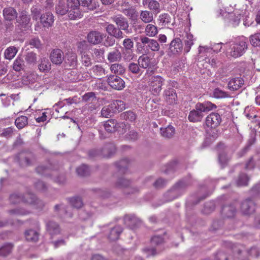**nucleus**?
<instances>
[{
  "instance_id": "obj_10",
  "label": "nucleus",
  "mask_w": 260,
  "mask_h": 260,
  "mask_svg": "<svg viewBox=\"0 0 260 260\" xmlns=\"http://www.w3.org/2000/svg\"><path fill=\"white\" fill-rule=\"evenodd\" d=\"M108 84L115 90H120L125 87V82L120 77L116 75H110L107 78Z\"/></svg>"
},
{
  "instance_id": "obj_22",
  "label": "nucleus",
  "mask_w": 260,
  "mask_h": 260,
  "mask_svg": "<svg viewBox=\"0 0 260 260\" xmlns=\"http://www.w3.org/2000/svg\"><path fill=\"white\" fill-rule=\"evenodd\" d=\"M122 232V228L120 225H116L112 228H110L107 233L108 239L111 241H116L118 239Z\"/></svg>"
},
{
  "instance_id": "obj_2",
  "label": "nucleus",
  "mask_w": 260,
  "mask_h": 260,
  "mask_svg": "<svg viewBox=\"0 0 260 260\" xmlns=\"http://www.w3.org/2000/svg\"><path fill=\"white\" fill-rule=\"evenodd\" d=\"M229 47L226 51L227 56L239 57L242 56L247 49L246 39L244 37L236 39L234 42L230 43Z\"/></svg>"
},
{
  "instance_id": "obj_42",
  "label": "nucleus",
  "mask_w": 260,
  "mask_h": 260,
  "mask_svg": "<svg viewBox=\"0 0 260 260\" xmlns=\"http://www.w3.org/2000/svg\"><path fill=\"white\" fill-rule=\"evenodd\" d=\"M193 35L191 34H187L186 36V39L184 41V52L185 53H188L190 49L191 46L193 44Z\"/></svg>"
},
{
  "instance_id": "obj_28",
  "label": "nucleus",
  "mask_w": 260,
  "mask_h": 260,
  "mask_svg": "<svg viewBox=\"0 0 260 260\" xmlns=\"http://www.w3.org/2000/svg\"><path fill=\"white\" fill-rule=\"evenodd\" d=\"M122 12L129 18L132 22L133 21H138L139 14L134 8L131 7L127 9H123Z\"/></svg>"
},
{
  "instance_id": "obj_7",
  "label": "nucleus",
  "mask_w": 260,
  "mask_h": 260,
  "mask_svg": "<svg viewBox=\"0 0 260 260\" xmlns=\"http://www.w3.org/2000/svg\"><path fill=\"white\" fill-rule=\"evenodd\" d=\"M131 185V181L124 177L118 178L115 183V186L116 187L126 189L127 190L125 191V193L127 194L135 193L139 191V188L133 187Z\"/></svg>"
},
{
  "instance_id": "obj_5",
  "label": "nucleus",
  "mask_w": 260,
  "mask_h": 260,
  "mask_svg": "<svg viewBox=\"0 0 260 260\" xmlns=\"http://www.w3.org/2000/svg\"><path fill=\"white\" fill-rule=\"evenodd\" d=\"M115 147L113 144H107L101 148L90 150L89 152V155L91 157H109L115 153Z\"/></svg>"
},
{
  "instance_id": "obj_19",
  "label": "nucleus",
  "mask_w": 260,
  "mask_h": 260,
  "mask_svg": "<svg viewBox=\"0 0 260 260\" xmlns=\"http://www.w3.org/2000/svg\"><path fill=\"white\" fill-rule=\"evenodd\" d=\"M125 124L123 123H118L115 119H111L106 121L104 124V126L106 131L112 133L117 131L119 127L123 126Z\"/></svg>"
},
{
  "instance_id": "obj_3",
  "label": "nucleus",
  "mask_w": 260,
  "mask_h": 260,
  "mask_svg": "<svg viewBox=\"0 0 260 260\" xmlns=\"http://www.w3.org/2000/svg\"><path fill=\"white\" fill-rule=\"evenodd\" d=\"M196 109L191 111L188 115V119L190 122L201 121L203 117V112H207L216 108V106L210 102H205L198 103L196 105Z\"/></svg>"
},
{
  "instance_id": "obj_51",
  "label": "nucleus",
  "mask_w": 260,
  "mask_h": 260,
  "mask_svg": "<svg viewBox=\"0 0 260 260\" xmlns=\"http://www.w3.org/2000/svg\"><path fill=\"white\" fill-rule=\"evenodd\" d=\"M93 72L98 76H103L107 74L108 71H106L101 65L98 64L92 68Z\"/></svg>"
},
{
  "instance_id": "obj_43",
  "label": "nucleus",
  "mask_w": 260,
  "mask_h": 260,
  "mask_svg": "<svg viewBox=\"0 0 260 260\" xmlns=\"http://www.w3.org/2000/svg\"><path fill=\"white\" fill-rule=\"evenodd\" d=\"M222 43H218L213 46V47L211 48L205 47H201L200 46L199 52L200 54L202 53H207L208 52H210V50H213V51L218 52L220 51L222 47L221 45Z\"/></svg>"
},
{
  "instance_id": "obj_18",
  "label": "nucleus",
  "mask_w": 260,
  "mask_h": 260,
  "mask_svg": "<svg viewBox=\"0 0 260 260\" xmlns=\"http://www.w3.org/2000/svg\"><path fill=\"white\" fill-rule=\"evenodd\" d=\"M163 96L166 101L169 104H175L177 96L175 89L169 87L164 91Z\"/></svg>"
},
{
  "instance_id": "obj_53",
  "label": "nucleus",
  "mask_w": 260,
  "mask_h": 260,
  "mask_svg": "<svg viewBox=\"0 0 260 260\" xmlns=\"http://www.w3.org/2000/svg\"><path fill=\"white\" fill-rule=\"evenodd\" d=\"M248 177L245 174H241L236 181L237 184L239 186H246L249 181Z\"/></svg>"
},
{
  "instance_id": "obj_6",
  "label": "nucleus",
  "mask_w": 260,
  "mask_h": 260,
  "mask_svg": "<svg viewBox=\"0 0 260 260\" xmlns=\"http://www.w3.org/2000/svg\"><path fill=\"white\" fill-rule=\"evenodd\" d=\"M140 40L142 44V47L146 53H148L150 50L153 52L159 51L160 46L156 40L150 39L146 36H141Z\"/></svg>"
},
{
  "instance_id": "obj_62",
  "label": "nucleus",
  "mask_w": 260,
  "mask_h": 260,
  "mask_svg": "<svg viewBox=\"0 0 260 260\" xmlns=\"http://www.w3.org/2000/svg\"><path fill=\"white\" fill-rule=\"evenodd\" d=\"M164 238L161 236H154L151 240V243L152 245L156 246H160L164 243Z\"/></svg>"
},
{
  "instance_id": "obj_63",
  "label": "nucleus",
  "mask_w": 260,
  "mask_h": 260,
  "mask_svg": "<svg viewBox=\"0 0 260 260\" xmlns=\"http://www.w3.org/2000/svg\"><path fill=\"white\" fill-rule=\"evenodd\" d=\"M123 50L133 49L134 47V42L130 38L125 39L122 43Z\"/></svg>"
},
{
  "instance_id": "obj_54",
  "label": "nucleus",
  "mask_w": 260,
  "mask_h": 260,
  "mask_svg": "<svg viewBox=\"0 0 260 260\" xmlns=\"http://www.w3.org/2000/svg\"><path fill=\"white\" fill-rule=\"evenodd\" d=\"M250 41L253 46L260 47V32H257L251 35Z\"/></svg>"
},
{
  "instance_id": "obj_4",
  "label": "nucleus",
  "mask_w": 260,
  "mask_h": 260,
  "mask_svg": "<svg viewBox=\"0 0 260 260\" xmlns=\"http://www.w3.org/2000/svg\"><path fill=\"white\" fill-rule=\"evenodd\" d=\"M10 200L13 204L19 203L22 201L29 204L36 205L38 208H41L44 206V203L31 193H27L23 197L18 193L12 194L10 197Z\"/></svg>"
},
{
  "instance_id": "obj_40",
  "label": "nucleus",
  "mask_w": 260,
  "mask_h": 260,
  "mask_svg": "<svg viewBox=\"0 0 260 260\" xmlns=\"http://www.w3.org/2000/svg\"><path fill=\"white\" fill-rule=\"evenodd\" d=\"M25 68V63L23 59L19 57H17L14 61L13 64V69L16 72H20L23 70Z\"/></svg>"
},
{
  "instance_id": "obj_9",
  "label": "nucleus",
  "mask_w": 260,
  "mask_h": 260,
  "mask_svg": "<svg viewBox=\"0 0 260 260\" xmlns=\"http://www.w3.org/2000/svg\"><path fill=\"white\" fill-rule=\"evenodd\" d=\"M165 80L160 76H153L150 80V90L151 93L157 95L161 90V87Z\"/></svg>"
},
{
  "instance_id": "obj_41",
  "label": "nucleus",
  "mask_w": 260,
  "mask_h": 260,
  "mask_svg": "<svg viewBox=\"0 0 260 260\" xmlns=\"http://www.w3.org/2000/svg\"><path fill=\"white\" fill-rule=\"evenodd\" d=\"M38 67L40 71L42 72H46L50 70L51 64L47 58H43L41 59L40 63H39Z\"/></svg>"
},
{
  "instance_id": "obj_38",
  "label": "nucleus",
  "mask_w": 260,
  "mask_h": 260,
  "mask_svg": "<svg viewBox=\"0 0 260 260\" xmlns=\"http://www.w3.org/2000/svg\"><path fill=\"white\" fill-rule=\"evenodd\" d=\"M111 107L115 113L119 112L125 109V105L121 100H114L111 103Z\"/></svg>"
},
{
  "instance_id": "obj_33",
  "label": "nucleus",
  "mask_w": 260,
  "mask_h": 260,
  "mask_svg": "<svg viewBox=\"0 0 260 260\" xmlns=\"http://www.w3.org/2000/svg\"><path fill=\"white\" fill-rule=\"evenodd\" d=\"M236 211V207L233 205L224 206L222 208V214L228 218L233 217Z\"/></svg>"
},
{
  "instance_id": "obj_44",
  "label": "nucleus",
  "mask_w": 260,
  "mask_h": 260,
  "mask_svg": "<svg viewBox=\"0 0 260 260\" xmlns=\"http://www.w3.org/2000/svg\"><path fill=\"white\" fill-rule=\"evenodd\" d=\"M18 51L17 49L14 46H11L5 51V56L7 59L11 60L16 55Z\"/></svg>"
},
{
  "instance_id": "obj_27",
  "label": "nucleus",
  "mask_w": 260,
  "mask_h": 260,
  "mask_svg": "<svg viewBox=\"0 0 260 260\" xmlns=\"http://www.w3.org/2000/svg\"><path fill=\"white\" fill-rule=\"evenodd\" d=\"M140 20L145 23L152 22L154 19L152 12L148 10H142L139 14Z\"/></svg>"
},
{
  "instance_id": "obj_59",
  "label": "nucleus",
  "mask_w": 260,
  "mask_h": 260,
  "mask_svg": "<svg viewBox=\"0 0 260 260\" xmlns=\"http://www.w3.org/2000/svg\"><path fill=\"white\" fill-rule=\"evenodd\" d=\"M92 55L98 60L101 61L104 59V50L102 48H95L92 50Z\"/></svg>"
},
{
  "instance_id": "obj_30",
  "label": "nucleus",
  "mask_w": 260,
  "mask_h": 260,
  "mask_svg": "<svg viewBox=\"0 0 260 260\" xmlns=\"http://www.w3.org/2000/svg\"><path fill=\"white\" fill-rule=\"evenodd\" d=\"M151 59L148 56H145L142 55L140 56L138 60V63L140 66V68L142 69H148L147 73L150 70V66Z\"/></svg>"
},
{
  "instance_id": "obj_35",
  "label": "nucleus",
  "mask_w": 260,
  "mask_h": 260,
  "mask_svg": "<svg viewBox=\"0 0 260 260\" xmlns=\"http://www.w3.org/2000/svg\"><path fill=\"white\" fill-rule=\"evenodd\" d=\"M159 25L162 26H168L171 23L172 18L171 16L167 13L160 14L158 18Z\"/></svg>"
},
{
  "instance_id": "obj_64",
  "label": "nucleus",
  "mask_w": 260,
  "mask_h": 260,
  "mask_svg": "<svg viewBox=\"0 0 260 260\" xmlns=\"http://www.w3.org/2000/svg\"><path fill=\"white\" fill-rule=\"evenodd\" d=\"M216 258L218 260H234L233 257L228 255L227 253L223 252H219L217 253Z\"/></svg>"
},
{
  "instance_id": "obj_36",
  "label": "nucleus",
  "mask_w": 260,
  "mask_h": 260,
  "mask_svg": "<svg viewBox=\"0 0 260 260\" xmlns=\"http://www.w3.org/2000/svg\"><path fill=\"white\" fill-rule=\"evenodd\" d=\"M39 236L38 232L33 230H27L25 233V238L29 242H37L38 240Z\"/></svg>"
},
{
  "instance_id": "obj_46",
  "label": "nucleus",
  "mask_w": 260,
  "mask_h": 260,
  "mask_svg": "<svg viewBox=\"0 0 260 260\" xmlns=\"http://www.w3.org/2000/svg\"><path fill=\"white\" fill-rule=\"evenodd\" d=\"M114 113H115V112L113 108L111 107V104L108 106L103 107L101 112V116L105 118L111 117Z\"/></svg>"
},
{
  "instance_id": "obj_58",
  "label": "nucleus",
  "mask_w": 260,
  "mask_h": 260,
  "mask_svg": "<svg viewBox=\"0 0 260 260\" xmlns=\"http://www.w3.org/2000/svg\"><path fill=\"white\" fill-rule=\"evenodd\" d=\"M213 96L216 99L225 98L230 96L229 94L218 88H215L213 91Z\"/></svg>"
},
{
  "instance_id": "obj_48",
  "label": "nucleus",
  "mask_w": 260,
  "mask_h": 260,
  "mask_svg": "<svg viewBox=\"0 0 260 260\" xmlns=\"http://www.w3.org/2000/svg\"><path fill=\"white\" fill-rule=\"evenodd\" d=\"M69 81L71 82H77L81 79L80 74L76 70L71 71L67 74Z\"/></svg>"
},
{
  "instance_id": "obj_50",
  "label": "nucleus",
  "mask_w": 260,
  "mask_h": 260,
  "mask_svg": "<svg viewBox=\"0 0 260 260\" xmlns=\"http://www.w3.org/2000/svg\"><path fill=\"white\" fill-rule=\"evenodd\" d=\"M29 21L30 18L27 13L25 11H23L20 14L17 22L22 25H26L29 23Z\"/></svg>"
},
{
  "instance_id": "obj_52",
  "label": "nucleus",
  "mask_w": 260,
  "mask_h": 260,
  "mask_svg": "<svg viewBox=\"0 0 260 260\" xmlns=\"http://www.w3.org/2000/svg\"><path fill=\"white\" fill-rule=\"evenodd\" d=\"M82 99L84 101L88 103H94L97 102V99L95 94L92 92H88L85 93L83 96Z\"/></svg>"
},
{
  "instance_id": "obj_8",
  "label": "nucleus",
  "mask_w": 260,
  "mask_h": 260,
  "mask_svg": "<svg viewBox=\"0 0 260 260\" xmlns=\"http://www.w3.org/2000/svg\"><path fill=\"white\" fill-rule=\"evenodd\" d=\"M188 185L189 183H187L186 181H180L178 182L174 186L173 188L166 193L165 196L167 198L166 201H171L176 199L177 197L176 194Z\"/></svg>"
},
{
  "instance_id": "obj_49",
  "label": "nucleus",
  "mask_w": 260,
  "mask_h": 260,
  "mask_svg": "<svg viewBox=\"0 0 260 260\" xmlns=\"http://www.w3.org/2000/svg\"><path fill=\"white\" fill-rule=\"evenodd\" d=\"M27 117L21 116L15 120V125L19 129H21L26 126L28 123Z\"/></svg>"
},
{
  "instance_id": "obj_1",
  "label": "nucleus",
  "mask_w": 260,
  "mask_h": 260,
  "mask_svg": "<svg viewBox=\"0 0 260 260\" xmlns=\"http://www.w3.org/2000/svg\"><path fill=\"white\" fill-rule=\"evenodd\" d=\"M77 5L76 0L59 1L55 6V12L57 15L63 16L68 13L69 18L75 20L78 18L79 11L75 8Z\"/></svg>"
},
{
  "instance_id": "obj_34",
  "label": "nucleus",
  "mask_w": 260,
  "mask_h": 260,
  "mask_svg": "<svg viewBox=\"0 0 260 260\" xmlns=\"http://www.w3.org/2000/svg\"><path fill=\"white\" fill-rule=\"evenodd\" d=\"M158 32L157 27L152 24L148 23L145 28V32L146 37H155L158 34Z\"/></svg>"
},
{
  "instance_id": "obj_29",
  "label": "nucleus",
  "mask_w": 260,
  "mask_h": 260,
  "mask_svg": "<svg viewBox=\"0 0 260 260\" xmlns=\"http://www.w3.org/2000/svg\"><path fill=\"white\" fill-rule=\"evenodd\" d=\"M121 53L120 51L118 49L115 48L114 50L109 52L107 59L110 62H113L120 61L121 59Z\"/></svg>"
},
{
  "instance_id": "obj_26",
  "label": "nucleus",
  "mask_w": 260,
  "mask_h": 260,
  "mask_svg": "<svg viewBox=\"0 0 260 260\" xmlns=\"http://www.w3.org/2000/svg\"><path fill=\"white\" fill-rule=\"evenodd\" d=\"M123 220L124 223L132 229L137 226L141 222V220L134 215H126Z\"/></svg>"
},
{
  "instance_id": "obj_15",
  "label": "nucleus",
  "mask_w": 260,
  "mask_h": 260,
  "mask_svg": "<svg viewBox=\"0 0 260 260\" xmlns=\"http://www.w3.org/2000/svg\"><path fill=\"white\" fill-rule=\"evenodd\" d=\"M255 208V204L251 199H247L241 203V210L244 214L249 215L253 213Z\"/></svg>"
},
{
  "instance_id": "obj_17",
  "label": "nucleus",
  "mask_w": 260,
  "mask_h": 260,
  "mask_svg": "<svg viewBox=\"0 0 260 260\" xmlns=\"http://www.w3.org/2000/svg\"><path fill=\"white\" fill-rule=\"evenodd\" d=\"M77 5L75 8L79 11L78 14V18H80L82 16V11L80 9V6L86 7L88 10H93L95 9L96 7L92 4V0H76Z\"/></svg>"
},
{
  "instance_id": "obj_55",
  "label": "nucleus",
  "mask_w": 260,
  "mask_h": 260,
  "mask_svg": "<svg viewBox=\"0 0 260 260\" xmlns=\"http://www.w3.org/2000/svg\"><path fill=\"white\" fill-rule=\"evenodd\" d=\"M54 209L56 212H58V213L60 214L64 213L66 214L67 216L71 217L72 216L71 213H69V214L68 213V212L69 210V208H66V206L62 204L55 205Z\"/></svg>"
},
{
  "instance_id": "obj_21",
  "label": "nucleus",
  "mask_w": 260,
  "mask_h": 260,
  "mask_svg": "<svg viewBox=\"0 0 260 260\" xmlns=\"http://www.w3.org/2000/svg\"><path fill=\"white\" fill-rule=\"evenodd\" d=\"M183 49V44L179 38H175L170 44L169 49L173 54H177L181 52Z\"/></svg>"
},
{
  "instance_id": "obj_32",
  "label": "nucleus",
  "mask_w": 260,
  "mask_h": 260,
  "mask_svg": "<svg viewBox=\"0 0 260 260\" xmlns=\"http://www.w3.org/2000/svg\"><path fill=\"white\" fill-rule=\"evenodd\" d=\"M110 69L111 72L115 75H121L125 72V68L121 63H113L111 64Z\"/></svg>"
},
{
  "instance_id": "obj_60",
  "label": "nucleus",
  "mask_w": 260,
  "mask_h": 260,
  "mask_svg": "<svg viewBox=\"0 0 260 260\" xmlns=\"http://www.w3.org/2000/svg\"><path fill=\"white\" fill-rule=\"evenodd\" d=\"M121 116L123 119L129 121H134L136 118V114L131 111L123 113Z\"/></svg>"
},
{
  "instance_id": "obj_57",
  "label": "nucleus",
  "mask_w": 260,
  "mask_h": 260,
  "mask_svg": "<svg viewBox=\"0 0 260 260\" xmlns=\"http://www.w3.org/2000/svg\"><path fill=\"white\" fill-rule=\"evenodd\" d=\"M122 54L123 58L125 61H130L135 57V54L133 49L122 50Z\"/></svg>"
},
{
  "instance_id": "obj_37",
  "label": "nucleus",
  "mask_w": 260,
  "mask_h": 260,
  "mask_svg": "<svg viewBox=\"0 0 260 260\" xmlns=\"http://www.w3.org/2000/svg\"><path fill=\"white\" fill-rule=\"evenodd\" d=\"M160 134L161 135L166 138H171L175 134V128L171 125H168L167 127L160 128Z\"/></svg>"
},
{
  "instance_id": "obj_12",
  "label": "nucleus",
  "mask_w": 260,
  "mask_h": 260,
  "mask_svg": "<svg viewBox=\"0 0 260 260\" xmlns=\"http://www.w3.org/2000/svg\"><path fill=\"white\" fill-rule=\"evenodd\" d=\"M221 122V116L217 113H210L206 119V124L208 127L216 128Z\"/></svg>"
},
{
  "instance_id": "obj_13",
  "label": "nucleus",
  "mask_w": 260,
  "mask_h": 260,
  "mask_svg": "<svg viewBox=\"0 0 260 260\" xmlns=\"http://www.w3.org/2000/svg\"><path fill=\"white\" fill-rule=\"evenodd\" d=\"M51 62L56 65H60L64 59L63 52L59 49L53 50L50 54Z\"/></svg>"
},
{
  "instance_id": "obj_47",
  "label": "nucleus",
  "mask_w": 260,
  "mask_h": 260,
  "mask_svg": "<svg viewBox=\"0 0 260 260\" xmlns=\"http://www.w3.org/2000/svg\"><path fill=\"white\" fill-rule=\"evenodd\" d=\"M148 8L153 13L158 14L160 11V4L156 0H151Z\"/></svg>"
},
{
  "instance_id": "obj_16",
  "label": "nucleus",
  "mask_w": 260,
  "mask_h": 260,
  "mask_svg": "<svg viewBox=\"0 0 260 260\" xmlns=\"http://www.w3.org/2000/svg\"><path fill=\"white\" fill-rule=\"evenodd\" d=\"M112 21L117 26L123 30L127 31L128 29L129 24L126 18L122 15H117L112 17Z\"/></svg>"
},
{
  "instance_id": "obj_25",
  "label": "nucleus",
  "mask_w": 260,
  "mask_h": 260,
  "mask_svg": "<svg viewBox=\"0 0 260 260\" xmlns=\"http://www.w3.org/2000/svg\"><path fill=\"white\" fill-rule=\"evenodd\" d=\"M40 21L44 27H49L54 22V16L51 13L47 12L41 15Z\"/></svg>"
},
{
  "instance_id": "obj_23",
  "label": "nucleus",
  "mask_w": 260,
  "mask_h": 260,
  "mask_svg": "<svg viewBox=\"0 0 260 260\" xmlns=\"http://www.w3.org/2000/svg\"><path fill=\"white\" fill-rule=\"evenodd\" d=\"M244 84V80L242 78L237 77L230 79L228 87L231 90L235 91L239 89Z\"/></svg>"
},
{
  "instance_id": "obj_31",
  "label": "nucleus",
  "mask_w": 260,
  "mask_h": 260,
  "mask_svg": "<svg viewBox=\"0 0 260 260\" xmlns=\"http://www.w3.org/2000/svg\"><path fill=\"white\" fill-rule=\"evenodd\" d=\"M3 15L6 20L12 21L16 18L17 12L12 7L7 8L3 10Z\"/></svg>"
},
{
  "instance_id": "obj_24",
  "label": "nucleus",
  "mask_w": 260,
  "mask_h": 260,
  "mask_svg": "<svg viewBox=\"0 0 260 260\" xmlns=\"http://www.w3.org/2000/svg\"><path fill=\"white\" fill-rule=\"evenodd\" d=\"M66 63L70 67H76L78 64L77 54L72 51H69L66 55Z\"/></svg>"
},
{
  "instance_id": "obj_56",
  "label": "nucleus",
  "mask_w": 260,
  "mask_h": 260,
  "mask_svg": "<svg viewBox=\"0 0 260 260\" xmlns=\"http://www.w3.org/2000/svg\"><path fill=\"white\" fill-rule=\"evenodd\" d=\"M76 171L79 175L85 176L89 174L90 170L87 166L83 164L77 168Z\"/></svg>"
},
{
  "instance_id": "obj_45",
  "label": "nucleus",
  "mask_w": 260,
  "mask_h": 260,
  "mask_svg": "<svg viewBox=\"0 0 260 260\" xmlns=\"http://www.w3.org/2000/svg\"><path fill=\"white\" fill-rule=\"evenodd\" d=\"M13 245L11 243H7L0 247V256H7L12 251Z\"/></svg>"
},
{
  "instance_id": "obj_11",
  "label": "nucleus",
  "mask_w": 260,
  "mask_h": 260,
  "mask_svg": "<svg viewBox=\"0 0 260 260\" xmlns=\"http://www.w3.org/2000/svg\"><path fill=\"white\" fill-rule=\"evenodd\" d=\"M105 37L106 35L104 33L97 30H92L88 33L87 40L92 44L97 45L101 43Z\"/></svg>"
},
{
  "instance_id": "obj_61",
  "label": "nucleus",
  "mask_w": 260,
  "mask_h": 260,
  "mask_svg": "<svg viewBox=\"0 0 260 260\" xmlns=\"http://www.w3.org/2000/svg\"><path fill=\"white\" fill-rule=\"evenodd\" d=\"M70 202L71 205L76 208H80L83 206V202L80 198L74 197L70 199Z\"/></svg>"
},
{
  "instance_id": "obj_39",
  "label": "nucleus",
  "mask_w": 260,
  "mask_h": 260,
  "mask_svg": "<svg viewBox=\"0 0 260 260\" xmlns=\"http://www.w3.org/2000/svg\"><path fill=\"white\" fill-rule=\"evenodd\" d=\"M128 71L135 75H141L143 70L140 68L138 63L131 62L127 67Z\"/></svg>"
},
{
  "instance_id": "obj_14",
  "label": "nucleus",
  "mask_w": 260,
  "mask_h": 260,
  "mask_svg": "<svg viewBox=\"0 0 260 260\" xmlns=\"http://www.w3.org/2000/svg\"><path fill=\"white\" fill-rule=\"evenodd\" d=\"M46 230L52 239L61 233L59 224L53 221H49L46 223Z\"/></svg>"
},
{
  "instance_id": "obj_20",
  "label": "nucleus",
  "mask_w": 260,
  "mask_h": 260,
  "mask_svg": "<svg viewBox=\"0 0 260 260\" xmlns=\"http://www.w3.org/2000/svg\"><path fill=\"white\" fill-rule=\"evenodd\" d=\"M226 20L233 27L238 26L241 19V15L237 12L228 13L225 15Z\"/></svg>"
}]
</instances>
